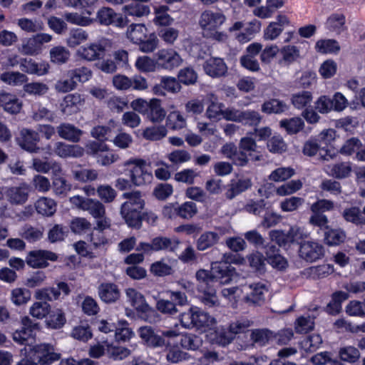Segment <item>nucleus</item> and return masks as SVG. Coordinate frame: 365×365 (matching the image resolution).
Here are the masks:
<instances>
[{"instance_id": "nucleus-1", "label": "nucleus", "mask_w": 365, "mask_h": 365, "mask_svg": "<svg viewBox=\"0 0 365 365\" xmlns=\"http://www.w3.org/2000/svg\"><path fill=\"white\" fill-rule=\"evenodd\" d=\"M148 30L144 24H131L127 29L126 36L139 50L145 53H153L159 46V39L155 33L148 34Z\"/></svg>"}, {"instance_id": "nucleus-2", "label": "nucleus", "mask_w": 365, "mask_h": 365, "mask_svg": "<svg viewBox=\"0 0 365 365\" xmlns=\"http://www.w3.org/2000/svg\"><path fill=\"white\" fill-rule=\"evenodd\" d=\"M232 269L225 262H214L211 269H201L196 272V279L200 283L209 285L212 282L221 284H227L232 279Z\"/></svg>"}, {"instance_id": "nucleus-3", "label": "nucleus", "mask_w": 365, "mask_h": 365, "mask_svg": "<svg viewBox=\"0 0 365 365\" xmlns=\"http://www.w3.org/2000/svg\"><path fill=\"white\" fill-rule=\"evenodd\" d=\"M125 170L129 172V177L132 184L135 186H142L152 182L153 176L148 170L147 162L139 158H131L123 163Z\"/></svg>"}, {"instance_id": "nucleus-4", "label": "nucleus", "mask_w": 365, "mask_h": 365, "mask_svg": "<svg viewBox=\"0 0 365 365\" xmlns=\"http://www.w3.org/2000/svg\"><path fill=\"white\" fill-rule=\"evenodd\" d=\"M180 322L185 329L211 328L216 324V320L207 312L197 307H192L180 316Z\"/></svg>"}, {"instance_id": "nucleus-5", "label": "nucleus", "mask_w": 365, "mask_h": 365, "mask_svg": "<svg viewBox=\"0 0 365 365\" xmlns=\"http://www.w3.org/2000/svg\"><path fill=\"white\" fill-rule=\"evenodd\" d=\"M125 294L128 302L135 309L141 319L150 323L157 321L156 312L148 304L140 292L133 288H128Z\"/></svg>"}, {"instance_id": "nucleus-6", "label": "nucleus", "mask_w": 365, "mask_h": 365, "mask_svg": "<svg viewBox=\"0 0 365 365\" xmlns=\"http://www.w3.org/2000/svg\"><path fill=\"white\" fill-rule=\"evenodd\" d=\"M111 41L108 38H101L98 41L80 46L76 51V56L86 61H94L103 58L111 48Z\"/></svg>"}, {"instance_id": "nucleus-7", "label": "nucleus", "mask_w": 365, "mask_h": 365, "mask_svg": "<svg viewBox=\"0 0 365 365\" xmlns=\"http://www.w3.org/2000/svg\"><path fill=\"white\" fill-rule=\"evenodd\" d=\"M87 153L97 159V163L103 166L109 165L117 162L120 157L113 152L109 151V147L105 143L91 141L86 145Z\"/></svg>"}, {"instance_id": "nucleus-8", "label": "nucleus", "mask_w": 365, "mask_h": 365, "mask_svg": "<svg viewBox=\"0 0 365 365\" xmlns=\"http://www.w3.org/2000/svg\"><path fill=\"white\" fill-rule=\"evenodd\" d=\"M155 56L159 71H173L180 66L183 62L180 53L172 48H160L155 53Z\"/></svg>"}, {"instance_id": "nucleus-9", "label": "nucleus", "mask_w": 365, "mask_h": 365, "mask_svg": "<svg viewBox=\"0 0 365 365\" xmlns=\"http://www.w3.org/2000/svg\"><path fill=\"white\" fill-rule=\"evenodd\" d=\"M226 20V16L221 10L207 9L201 14L199 25L204 34L219 29L225 23Z\"/></svg>"}, {"instance_id": "nucleus-10", "label": "nucleus", "mask_w": 365, "mask_h": 365, "mask_svg": "<svg viewBox=\"0 0 365 365\" xmlns=\"http://www.w3.org/2000/svg\"><path fill=\"white\" fill-rule=\"evenodd\" d=\"M21 322L22 327L13 333V339L29 349L35 341L36 324L33 323L28 317H24Z\"/></svg>"}, {"instance_id": "nucleus-11", "label": "nucleus", "mask_w": 365, "mask_h": 365, "mask_svg": "<svg viewBox=\"0 0 365 365\" xmlns=\"http://www.w3.org/2000/svg\"><path fill=\"white\" fill-rule=\"evenodd\" d=\"M52 40V36L41 33L22 41L19 51L24 55L36 56L41 53L43 44Z\"/></svg>"}, {"instance_id": "nucleus-12", "label": "nucleus", "mask_w": 365, "mask_h": 365, "mask_svg": "<svg viewBox=\"0 0 365 365\" xmlns=\"http://www.w3.org/2000/svg\"><path fill=\"white\" fill-rule=\"evenodd\" d=\"M29 355H32L40 365H49L60 358V355L55 352L53 346L49 344L33 346L29 349Z\"/></svg>"}, {"instance_id": "nucleus-13", "label": "nucleus", "mask_w": 365, "mask_h": 365, "mask_svg": "<svg viewBox=\"0 0 365 365\" xmlns=\"http://www.w3.org/2000/svg\"><path fill=\"white\" fill-rule=\"evenodd\" d=\"M96 20L101 25H113L118 28H124L128 24V19L123 14L116 13L110 7H102L96 14Z\"/></svg>"}, {"instance_id": "nucleus-14", "label": "nucleus", "mask_w": 365, "mask_h": 365, "mask_svg": "<svg viewBox=\"0 0 365 365\" xmlns=\"http://www.w3.org/2000/svg\"><path fill=\"white\" fill-rule=\"evenodd\" d=\"M245 299L253 304L261 305L265 302L268 292L267 285L263 282H255L242 287Z\"/></svg>"}, {"instance_id": "nucleus-15", "label": "nucleus", "mask_w": 365, "mask_h": 365, "mask_svg": "<svg viewBox=\"0 0 365 365\" xmlns=\"http://www.w3.org/2000/svg\"><path fill=\"white\" fill-rule=\"evenodd\" d=\"M58 256L54 252L48 250H34L31 251L26 259L29 266L33 268L46 267L48 264V260L55 262Z\"/></svg>"}, {"instance_id": "nucleus-16", "label": "nucleus", "mask_w": 365, "mask_h": 365, "mask_svg": "<svg viewBox=\"0 0 365 365\" xmlns=\"http://www.w3.org/2000/svg\"><path fill=\"white\" fill-rule=\"evenodd\" d=\"M70 288L66 282H59L56 287H46L37 289L35 292V298L39 300L53 301L58 299L61 294L68 295Z\"/></svg>"}, {"instance_id": "nucleus-17", "label": "nucleus", "mask_w": 365, "mask_h": 365, "mask_svg": "<svg viewBox=\"0 0 365 365\" xmlns=\"http://www.w3.org/2000/svg\"><path fill=\"white\" fill-rule=\"evenodd\" d=\"M16 141L22 149L29 153H37L39 150V148L37 145L39 141V135L34 130L27 128L22 129Z\"/></svg>"}, {"instance_id": "nucleus-18", "label": "nucleus", "mask_w": 365, "mask_h": 365, "mask_svg": "<svg viewBox=\"0 0 365 365\" xmlns=\"http://www.w3.org/2000/svg\"><path fill=\"white\" fill-rule=\"evenodd\" d=\"M324 247L314 241H306L300 245L299 256L307 262H314L324 255Z\"/></svg>"}, {"instance_id": "nucleus-19", "label": "nucleus", "mask_w": 365, "mask_h": 365, "mask_svg": "<svg viewBox=\"0 0 365 365\" xmlns=\"http://www.w3.org/2000/svg\"><path fill=\"white\" fill-rule=\"evenodd\" d=\"M29 185L26 182H21L19 185L6 187L5 193L11 204L23 205L29 198Z\"/></svg>"}, {"instance_id": "nucleus-20", "label": "nucleus", "mask_w": 365, "mask_h": 365, "mask_svg": "<svg viewBox=\"0 0 365 365\" xmlns=\"http://www.w3.org/2000/svg\"><path fill=\"white\" fill-rule=\"evenodd\" d=\"M84 103L85 99L82 95L77 93L68 94L60 103V109L63 114L71 115L78 113Z\"/></svg>"}, {"instance_id": "nucleus-21", "label": "nucleus", "mask_w": 365, "mask_h": 365, "mask_svg": "<svg viewBox=\"0 0 365 365\" xmlns=\"http://www.w3.org/2000/svg\"><path fill=\"white\" fill-rule=\"evenodd\" d=\"M20 68L23 72L31 75L42 76L48 73L49 65L46 62L37 63L31 58H22L19 61Z\"/></svg>"}, {"instance_id": "nucleus-22", "label": "nucleus", "mask_w": 365, "mask_h": 365, "mask_svg": "<svg viewBox=\"0 0 365 365\" xmlns=\"http://www.w3.org/2000/svg\"><path fill=\"white\" fill-rule=\"evenodd\" d=\"M203 69L206 74L217 78L224 76L227 71V67L221 58L211 57L207 59L203 64Z\"/></svg>"}, {"instance_id": "nucleus-23", "label": "nucleus", "mask_w": 365, "mask_h": 365, "mask_svg": "<svg viewBox=\"0 0 365 365\" xmlns=\"http://www.w3.org/2000/svg\"><path fill=\"white\" fill-rule=\"evenodd\" d=\"M54 153L62 158H80L84 153V149L78 145H68L57 142L54 145Z\"/></svg>"}, {"instance_id": "nucleus-24", "label": "nucleus", "mask_w": 365, "mask_h": 365, "mask_svg": "<svg viewBox=\"0 0 365 365\" xmlns=\"http://www.w3.org/2000/svg\"><path fill=\"white\" fill-rule=\"evenodd\" d=\"M56 130L61 138L72 143L79 142L83 133L74 125L68 123H61Z\"/></svg>"}, {"instance_id": "nucleus-25", "label": "nucleus", "mask_w": 365, "mask_h": 365, "mask_svg": "<svg viewBox=\"0 0 365 365\" xmlns=\"http://www.w3.org/2000/svg\"><path fill=\"white\" fill-rule=\"evenodd\" d=\"M145 118L152 123H161L166 116V111L158 98L150 99V105Z\"/></svg>"}, {"instance_id": "nucleus-26", "label": "nucleus", "mask_w": 365, "mask_h": 365, "mask_svg": "<svg viewBox=\"0 0 365 365\" xmlns=\"http://www.w3.org/2000/svg\"><path fill=\"white\" fill-rule=\"evenodd\" d=\"M0 105L5 111L12 114L19 113L22 108V101L16 95L9 93H0Z\"/></svg>"}, {"instance_id": "nucleus-27", "label": "nucleus", "mask_w": 365, "mask_h": 365, "mask_svg": "<svg viewBox=\"0 0 365 365\" xmlns=\"http://www.w3.org/2000/svg\"><path fill=\"white\" fill-rule=\"evenodd\" d=\"M139 335L148 346L163 347L165 345V339L161 336L155 334L150 327H140Z\"/></svg>"}, {"instance_id": "nucleus-28", "label": "nucleus", "mask_w": 365, "mask_h": 365, "mask_svg": "<svg viewBox=\"0 0 365 365\" xmlns=\"http://www.w3.org/2000/svg\"><path fill=\"white\" fill-rule=\"evenodd\" d=\"M98 295L106 303L114 302L120 297L118 286L113 283H102L98 287Z\"/></svg>"}, {"instance_id": "nucleus-29", "label": "nucleus", "mask_w": 365, "mask_h": 365, "mask_svg": "<svg viewBox=\"0 0 365 365\" xmlns=\"http://www.w3.org/2000/svg\"><path fill=\"white\" fill-rule=\"evenodd\" d=\"M122 11L126 19L127 16L141 18L148 16L150 13V9L148 5L133 1L123 6Z\"/></svg>"}, {"instance_id": "nucleus-30", "label": "nucleus", "mask_w": 365, "mask_h": 365, "mask_svg": "<svg viewBox=\"0 0 365 365\" xmlns=\"http://www.w3.org/2000/svg\"><path fill=\"white\" fill-rule=\"evenodd\" d=\"M122 197L128 200L121 205L120 210L134 209L142 210L144 207L145 201L141 193L138 191L123 193Z\"/></svg>"}, {"instance_id": "nucleus-31", "label": "nucleus", "mask_w": 365, "mask_h": 365, "mask_svg": "<svg viewBox=\"0 0 365 365\" xmlns=\"http://www.w3.org/2000/svg\"><path fill=\"white\" fill-rule=\"evenodd\" d=\"M279 53L281 63L285 65H290L302 57L300 46L291 44L282 46Z\"/></svg>"}, {"instance_id": "nucleus-32", "label": "nucleus", "mask_w": 365, "mask_h": 365, "mask_svg": "<svg viewBox=\"0 0 365 365\" xmlns=\"http://www.w3.org/2000/svg\"><path fill=\"white\" fill-rule=\"evenodd\" d=\"M252 185L251 180L248 178H242L238 180H232L230 184L225 196L227 199H232L240 193L245 191Z\"/></svg>"}, {"instance_id": "nucleus-33", "label": "nucleus", "mask_w": 365, "mask_h": 365, "mask_svg": "<svg viewBox=\"0 0 365 365\" xmlns=\"http://www.w3.org/2000/svg\"><path fill=\"white\" fill-rule=\"evenodd\" d=\"M257 144L254 139L250 137H244L240 140V149L249 155L252 161H259L262 155L257 150Z\"/></svg>"}, {"instance_id": "nucleus-34", "label": "nucleus", "mask_w": 365, "mask_h": 365, "mask_svg": "<svg viewBox=\"0 0 365 365\" xmlns=\"http://www.w3.org/2000/svg\"><path fill=\"white\" fill-rule=\"evenodd\" d=\"M278 250L275 246H270L267 248V261L274 269L283 270L287 267V259L278 253Z\"/></svg>"}, {"instance_id": "nucleus-35", "label": "nucleus", "mask_w": 365, "mask_h": 365, "mask_svg": "<svg viewBox=\"0 0 365 365\" xmlns=\"http://www.w3.org/2000/svg\"><path fill=\"white\" fill-rule=\"evenodd\" d=\"M153 251L166 250L170 252L175 251L180 244L179 240L177 238H168L163 237H158L152 240Z\"/></svg>"}, {"instance_id": "nucleus-36", "label": "nucleus", "mask_w": 365, "mask_h": 365, "mask_svg": "<svg viewBox=\"0 0 365 365\" xmlns=\"http://www.w3.org/2000/svg\"><path fill=\"white\" fill-rule=\"evenodd\" d=\"M169 7L165 5L156 6L153 8L155 17L153 23L156 26H168L173 22V19L168 14Z\"/></svg>"}, {"instance_id": "nucleus-37", "label": "nucleus", "mask_w": 365, "mask_h": 365, "mask_svg": "<svg viewBox=\"0 0 365 365\" xmlns=\"http://www.w3.org/2000/svg\"><path fill=\"white\" fill-rule=\"evenodd\" d=\"M86 13L88 16H83L78 12H66L63 17L67 22L71 24L86 27L91 26L95 21L94 19L89 16L91 11H87Z\"/></svg>"}, {"instance_id": "nucleus-38", "label": "nucleus", "mask_w": 365, "mask_h": 365, "mask_svg": "<svg viewBox=\"0 0 365 365\" xmlns=\"http://www.w3.org/2000/svg\"><path fill=\"white\" fill-rule=\"evenodd\" d=\"M56 202L51 198L42 197L35 203V207L38 214L44 216H52L56 211Z\"/></svg>"}, {"instance_id": "nucleus-39", "label": "nucleus", "mask_w": 365, "mask_h": 365, "mask_svg": "<svg viewBox=\"0 0 365 365\" xmlns=\"http://www.w3.org/2000/svg\"><path fill=\"white\" fill-rule=\"evenodd\" d=\"M209 338L212 343L223 346L229 344L234 339L233 334L230 333V330H226L222 327L211 331Z\"/></svg>"}, {"instance_id": "nucleus-40", "label": "nucleus", "mask_w": 365, "mask_h": 365, "mask_svg": "<svg viewBox=\"0 0 365 365\" xmlns=\"http://www.w3.org/2000/svg\"><path fill=\"white\" fill-rule=\"evenodd\" d=\"M135 66L138 71L142 73H152L159 71L155 56L153 58L148 56L138 57L135 63Z\"/></svg>"}, {"instance_id": "nucleus-41", "label": "nucleus", "mask_w": 365, "mask_h": 365, "mask_svg": "<svg viewBox=\"0 0 365 365\" xmlns=\"http://www.w3.org/2000/svg\"><path fill=\"white\" fill-rule=\"evenodd\" d=\"M0 79L9 86H19L26 83L29 78L19 71H6L1 74Z\"/></svg>"}, {"instance_id": "nucleus-42", "label": "nucleus", "mask_w": 365, "mask_h": 365, "mask_svg": "<svg viewBox=\"0 0 365 365\" xmlns=\"http://www.w3.org/2000/svg\"><path fill=\"white\" fill-rule=\"evenodd\" d=\"M89 36L86 31L78 28L72 29L66 39V44L70 48H76L86 42Z\"/></svg>"}, {"instance_id": "nucleus-43", "label": "nucleus", "mask_w": 365, "mask_h": 365, "mask_svg": "<svg viewBox=\"0 0 365 365\" xmlns=\"http://www.w3.org/2000/svg\"><path fill=\"white\" fill-rule=\"evenodd\" d=\"M216 232H205L200 235L197 241V247L204 251L215 245L220 240V235Z\"/></svg>"}, {"instance_id": "nucleus-44", "label": "nucleus", "mask_w": 365, "mask_h": 365, "mask_svg": "<svg viewBox=\"0 0 365 365\" xmlns=\"http://www.w3.org/2000/svg\"><path fill=\"white\" fill-rule=\"evenodd\" d=\"M132 350L123 346H113L109 343L107 347V356L115 361L123 360L131 354L136 348V345H131Z\"/></svg>"}, {"instance_id": "nucleus-45", "label": "nucleus", "mask_w": 365, "mask_h": 365, "mask_svg": "<svg viewBox=\"0 0 365 365\" xmlns=\"http://www.w3.org/2000/svg\"><path fill=\"white\" fill-rule=\"evenodd\" d=\"M327 173L336 178H345L349 175L351 172V166L349 162L336 163L328 166L326 169Z\"/></svg>"}, {"instance_id": "nucleus-46", "label": "nucleus", "mask_w": 365, "mask_h": 365, "mask_svg": "<svg viewBox=\"0 0 365 365\" xmlns=\"http://www.w3.org/2000/svg\"><path fill=\"white\" fill-rule=\"evenodd\" d=\"M150 272L157 277H165L173 273V267L168 259H163L153 262L150 267Z\"/></svg>"}, {"instance_id": "nucleus-47", "label": "nucleus", "mask_w": 365, "mask_h": 365, "mask_svg": "<svg viewBox=\"0 0 365 365\" xmlns=\"http://www.w3.org/2000/svg\"><path fill=\"white\" fill-rule=\"evenodd\" d=\"M71 336L76 340L86 342L92 338L93 334L87 322H81L73 328Z\"/></svg>"}, {"instance_id": "nucleus-48", "label": "nucleus", "mask_w": 365, "mask_h": 365, "mask_svg": "<svg viewBox=\"0 0 365 365\" xmlns=\"http://www.w3.org/2000/svg\"><path fill=\"white\" fill-rule=\"evenodd\" d=\"M141 210L128 209V210H120V214L126 224L131 227L140 228L142 223Z\"/></svg>"}, {"instance_id": "nucleus-49", "label": "nucleus", "mask_w": 365, "mask_h": 365, "mask_svg": "<svg viewBox=\"0 0 365 365\" xmlns=\"http://www.w3.org/2000/svg\"><path fill=\"white\" fill-rule=\"evenodd\" d=\"M261 24L259 21L255 20L245 25V32H241L236 36V38L240 43H246L250 41L253 35L259 31Z\"/></svg>"}, {"instance_id": "nucleus-50", "label": "nucleus", "mask_w": 365, "mask_h": 365, "mask_svg": "<svg viewBox=\"0 0 365 365\" xmlns=\"http://www.w3.org/2000/svg\"><path fill=\"white\" fill-rule=\"evenodd\" d=\"M225 110L224 103L212 101L206 109L205 115L211 120L219 121L222 119Z\"/></svg>"}, {"instance_id": "nucleus-51", "label": "nucleus", "mask_w": 365, "mask_h": 365, "mask_svg": "<svg viewBox=\"0 0 365 365\" xmlns=\"http://www.w3.org/2000/svg\"><path fill=\"white\" fill-rule=\"evenodd\" d=\"M43 232L44 230L43 227L25 225L22 227L20 235L29 242L33 243L40 240L43 237Z\"/></svg>"}, {"instance_id": "nucleus-52", "label": "nucleus", "mask_w": 365, "mask_h": 365, "mask_svg": "<svg viewBox=\"0 0 365 365\" xmlns=\"http://www.w3.org/2000/svg\"><path fill=\"white\" fill-rule=\"evenodd\" d=\"M167 128L164 125H153L146 128L143 132L144 138L148 140H159L166 136Z\"/></svg>"}, {"instance_id": "nucleus-53", "label": "nucleus", "mask_w": 365, "mask_h": 365, "mask_svg": "<svg viewBox=\"0 0 365 365\" xmlns=\"http://www.w3.org/2000/svg\"><path fill=\"white\" fill-rule=\"evenodd\" d=\"M315 49L321 53H336L339 49L338 42L333 39H321L317 41Z\"/></svg>"}, {"instance_id": "nucleus-54", "label": "nucleus", "mask_w": 365, "mask_h": 365, "mask_svg": "<svg viewBox=\"0 0 365 365\" xmlns=\"http://www.w3.org/2000/svg\"><path fill=\"white\" fill-rule=\"evenodd\" d=\"M312 99L313 96L311 92L303 91L293 94L291 101L294 108L302 109L309 105Z\"/></svg>"}, {"instance_id": "nucleus-55", "label": "nucleus", "mask_w": 365, "mask_h": 365, "mask_svg": "<svg viewBox=\"0 0 365 365\" xmlns=\"http://www.w3.org/2000/svg\"><path fill=\"white\" fill-rule=\"evenodd\" d=\"M279 124L280 126L289 134H294L299 132L304 125L303 120L299 117L282 120Z\"/></svg>"}, {"instance_id": "nucleus-56", "label": "nucleus", "mask_w": 365, "mask_h": 365, "mask_svg": "<svg viewBox=\"0 0 365 365\" xmlns=\"http://www.w3.org/2000/svg\"><path fill=\"white\" fill-rule=\"evenodd\" d=\"M345 16L341 13H334L329 16L326 22V27L330 31L341 32L344 27Z\"/></svg>"}, {"instance_id": "nucleus-57", "label": "nucleus", "mask_w": 365, "mask_h": 365, "mask_svg": "<svg viewBox=\"0 0 365 365\" xmlns=\"http://www.w3.org/2000/svg\"><path fill=\"white\" fill-rule=\"evenodd\" d=\"M18 26L24 31L34 33L43 29V24L40 20H32L27 18H21L18 20Z\"/></svg>"}, {"instance_id": "nucleus-58", "label": "nucleus", "mask_w": 365, "mask_h": 365, "mask_svg": "<svg viewBox=\"0 0 365 365\" xmlns=\"http://www.w3.org/2000/svg\"><path fill=\"white\" fill-rule=\"evenodd\" d=\"M66 322L65 314L60 309L53 311L46 321L48 327L56 329L61 328L65 324Z\"/></svg>"}, {"instance_id": "nucleus-59", "label": "nucleus", "mask_w": 365, "mask_h": 365, "mask_svg": "<svg viewBox=\"0 0 365 365\" xmlns=\"http://www.w3.org/2000/svg\"><path fill=\"white\" fill-rule=\"evenodd\" d=\"M133 332L128 327V323L125 320H120L115 330V338L117 341H125L129 340Z\"/></svg>"}, {"instance_id": "nucleus-60", "label": "nucleus", "mask_w": 365, "mask_h": 365, "mask_svg": "<svg viewBox=\"0 0 365 365\" xmlns=\"http://www.w3.org/2000/svg\"><path fill=\"white\" fill-rule=\"evenodd\" d=\"M251 337L254 343L264 346L274 339V333L268 329H255L252 331Z\"/></svg>"}, {"instance_id": "nucleus-61", "label": "nucleus", "mask_w": 365, "mask_h": 365, "mask_svg": "<svg viewBox=\"0 0 365 365\" xmlns=\"http://www.w3.org/2000/svg\"><path fill=\"white\" fill-rule=\"evenodd\" d=\"M167 125L173 130H180L185 127L186 119L180 111L174 110L169 113Z\"/></svg>"}, {"instance_id": "nucleus-62", "label": "nucleus", "mask_w": 365, "mask_h": 365, "mask_svg": "<svg viewBox=\"0 0 365 365\" xmlns=\"http://www.w3.org/2000/svg\"><path fill=\"white\" fill-rule=\"evenodd\" d=\"M30 299V291L25 288H15L11 291V300L16 306L26 304Z\"/></svg>"}, {"instance_id": "nucleus-63", "label": "nucleus", "mask_w": 365, "mask_h": 365, "mask_svg": "<svg viewBox=\"0 0 365 365\" xmlns=\"http://www.w3.org/2000/svg\"><path fill=\"white\" fill-rule=\"evenodd\" d=\"M322 343V339L319 334H312L305 337L300 341L301 348L305 351H314Z\"/></svg>"}, {"instance_id": "nucleus-64", "label": "nucleus", "mask_w": 365, "mask_h": 365, "mask_svg": "<svg viewBox=\"0 0 365 365\" xmlns=\"http://www.w3.org/2000/svg\"><path fill=\"white\" fill-rule=\"evenodd\" d=\"M51 306L46 302H34L29 309V314L34 318L43 319L50 312Z\"/></svg>"}]
</instances>
